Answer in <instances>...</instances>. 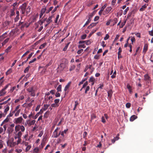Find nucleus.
Instances as JSON below:
<instances>
[{
  "instance_id": "obj_1",
  "label": "nucleus",
  "mask_w": 153,
  "mask_h": 153,
  "mask_svg": "<svg viewBox=\"0 0 153 153\" xmlns=\"http://www.w3.org/2000/svg\"><path fill=\"white\" fill-rule=\"evenodd\" d=\"M27 4L25 3L20 7V12L22 14L25 15L27 16L28 15L30 12L31 7L30 6H28L26 8Z\"/></svg>"
},
{
  "instance_id": "obj_2",
  "label": "nucleus",
  "mask_w": 153,
  "mask_h": 153,
  "mask_svg": "<svg viewBox=\"0 0 153 153\" xmlns=\"http://www.w3.org/2000/svg\"><path fill=\"white\" fill-rule=\"evenodd\" d=\"M27 91L29 93H30V95L31 96L34 97L35 96V89L33 87H32L29 88L27 89Z\"/></svg>"
},
{
  "instance_id": "obj_3",
  "label": "nucleus",
  "mask_w": 153,
  "mask_h": 153,
  "mask_svg": "<svg viewBox=\"0 0 153 153\" xmlns=\"http://www.w3.org/2000/svg\"><path fill=\"white\" fill-rule=\"evenodd\" d=\"M23 120L22 117H21L17 118H15L14 120V122L16 124H20Z\"/></svg>"
},
{
  "instance_id": "obj_4",
  "label": "nucleus",
  "mask_w": 153,
  "mask_h": 153,
  "mask_svg": "<svg viewBox=\"0 0 153 153\" xmlns=\"http://www.w3.org/2000/svg\"><path fill=\"white\" fill-rule=\"evenodd\" d=\"M9 85H7L5 87L0 91V96H4L6 93L5 90L8 87Z\"/></svg>"
},
{
  "instance_id": "obj_5",
  "label": "nucleus",
  "mask_w": 153,
  "mask_h": 153,
  "mask_svg": "<svg viewBox=\"0 0 153 153\" xmlns=\"http://www.w3.org/2000/svg\"><path fill=\"white\" fill-rule=\"evenodd\" d=\"M144 79L148 83L151 82V78L148 74H146L144 75Z\"/></svg>"
},
{
  "instance_id": "obj_6",
  "label": "nucleus",
  "mask_w": 153,
  "mask_h": 153,
  "mask_svg": "<svg viewBox=\"0 0 153 153\" xmlns=\"http://www.w3.org/2000/svg\"><path fill=\"white\" fill-rule=\"evenodd\" d=\"M71 82H69L65 87L64 90L65 91V94L68 93V91L67 92L66 91H67V90L69 88L71 85Z\"/></svg>"
},
{
  "instance_id": "obj_7",
  "label": "nucleus",
  "mask_w": 153,
  "mask_h": 153,
  "mask_svg": "<svg viewBox=\"0 0 153 153\" xmlns=\"http://www.w3.org/2000/svg\"><path fill=\"white\" fill-rule=\"evenodd\" d=\"M107 6L106 4H105L102 7L100 10L98 14L100 15H101L102 11L104 10L106 7Z\"/></svg>"
},
{
  "instance_id": "obj_8",
  "label": "nucleus",
  "mask_w": 153,
  "mask_h": 153,
  "mask_svg": "<svg viewBox=\"0 0 153 153\" xmlns=\"http://www.w3.org/2000/svg\"><path fill=\"white\" fill-rule=\"evenodd\" d=\"M94 16V13H91L90 14H89L87 16L86 18H88V20H90V21H91V19Z\"/></svg>"
},
{
  "instance_id": "obj_9",
  "label": "nucleus",
  "mask_w": 153,
  "mask_h": 153,
  "mask_svg": "<svg viewBox=\"0 0 153 153\" xmlns=\"http://www.w3.org/2000/svg\"><path fill=\"white\" fill-rule=\"evenodd\" d=\"M148 49V46L147 44H145L143 50V53H145L147 51Z\"/></svg>"
},
{
  "instance_id": "obj_10",
  "label": "nucleus",
  "mask_w": 153,
  "mask_h": 153,
  "mask_svg": "<svg viewBox=\"0 0 153 153\" xmlns=\"http://www.w3.org/2000/svg\"><path fill=\"white\" fill-rule=\"evenodd\" d=\"M112 8L109 7L106 8L105 9V13H103V15H105V14H107L111 10Z\"/></svg>"
},
{
  "instance_id": "obj_11",
  "label": "nucleus",
  "mask_w": 153,
  "mask_h": 153,
  "mask_svg": "<svg viewBox=\"0 0 153 153\" xmlns=\"http://www.w3.org/2000/svg\"><path fill=\"white\" fill-rule=\"evenodd\" d=\"M52 98H53V97L52 96H50L49 97H45L44 101H45V102H45V103H47L48 101V100H50L51 99H52Z\"/></svg>"
},
{
  "instance_id": "obj_12",
  "label": "nucleus",
  "mask_w": 153,
  "mask_h": 153,
  "mask_svg": "<svg viewBox=\"0 0 153 153\" xmlns=\"http://www.w3.org/2000/svg\"><path fill=\"white\" fill-rule=\"evenodd\" d=\"M29 26V24H28V23H25L22 25L21 27L20 28L21 29L25 27H26V28L28 27Z\"/></svg>"
},
{
  "instance_id": "obj_13",
  "label": "nucleus",
  "mask_w": 153,
  "mask_h": 153,
  "mask_svg": "<svg viewBox=\"0 0 153 153\" xmlns=\"http://www.w3.org/2000/svg\"><path fill=\"white\" fill-rule=\"evenodd\" d=\"M53 137L54 138H56L58 137L57 131H56V130H55L53 132Z\"/></svg>"
},
{
  "instance_id": "obj_14",
  "label": "nucleus",
  "mask_w": 153,
  "mask_h": 153,
  "mask_svg": "<svg viewBox=\"0 0 153 153\" xmlns=\"http://www.w3.org/2000/svg\"><path fill=\"white\" fill-rule=\"evenodd\" d=\"M112 94L113 92L112 90H110L108 91V96L110 98H111L112 97Z\"/></svg>"
},
{
  "instance_id": "obj_15",
  "label": "nucleus",
  "mask_w": 153,
  "mask_h": 153,
  "mask_svg": "<svg viewBox=\"0 0 153 153\" xmlns=\"http://www.w3.org/2000/svg\"><path fill=\"white\" fill-rule=\"evenodd\" d=\"M147 5L146 4L142 6V7L140 9V11H143L145 9Z\"/></svg>"
},
{
  "instance_id": "obj_16",
  "label": "nucleus",
  "mask_w": 153,
  "mask_h": 153,
  "mask_svg": "<svg viewBox=\"0 0 153 153\" xmlns=\"http://www.w3.org/2000/svg\"><path fill=\"white\" fill-rule=\"evenodd\" d=\"M20 125H19L16 126L15 127V130L16 132L19 131L20 130Z\"/></svg>"
},
{
  "instance_id": "obj_17",
  "label": "nucleus",
  "mask_w": 153,
  "mask_h": 153,
  "mask_svg": "<svg viewBox=\"0 0 153 153\" xmlns=\"http://www.w3.org/2000/svg\"><path fill=\"white\" fill-rule=\"evenodd\" d=\"M65 64L63 63H62L60 64L59 66V67L60 68H61V70H63L64 68L65 67Z\"/></svg>"
},
{
  "instance_id": "obj_18",
  "label": "nucleus",
  "mask_w": 153,
  "mask_h": 153,
  "mask_svg": "<svg viewBox=\"0 0 153 153\" xmlns=\"http://www.w3.org/2000/svg\"><path fill=\"white\" fill-rule=\"evenodd\" d=\"M46 22L48 24H50L51 22H52V16H50L48 17V18L47 19Z\"/></svg>"
},
{
  "instance_id": "obj_19",
  "label": "nucleus",
  "mask_w": 153,
  "mask_h": 153,
  "mask_svg": "<svg viewBox=\"0 0 153 153\" xmlns=\"http://www.w3.org/2000/svg\"><path fill=\"white\" fill-rule=\"evenodd\" d=\"M38 15H36L35 16H33L32 17V20L31 22H35L36 21V19L38 17Z\"/></svg>"
},
{
  "instance_id": "obj_20",
  "label": "nucleus",
  "mask_w": 153,
  "mask_h": 153,
  "mask_svg": "<svg viewBox=\"0 0 153 153\" xmlns=\"http://www.w3.org/2000/svg\"><path fill=\"white\" fill-rule=\"evenodd\" d=\"M136 116L135 115H133L131 116L130 118V120L131 121H133L135 119H136Z\"/></svg>"
},
{
  "instance_id": "obj_21",
  "label": "nucleus",
  "mask_w": 153,
  "mask_h": 153,
  "mask_svg": "<svg viewBox=\"0 0 153 153\" xmlns=\"http://www.w3.org/2000/svg\"><path fill=\"white\" fill-rule=\"evenodd\" d=\"M49 114V112L48 111H46L44 114V117L47 118L48 117Z\"/></svg>"
},
{
  "instance_id": "obj_22",
  "label": "nucleus",
  "mask_w": 153,
  "mask_h": 153,
  "mask_svg": "<svg viewBox=\"0 0 153 153\" xmlns=\"http://www.w3.org/2000/svg\"><path fill=\"white\" fill-rule=\"evenodd\" d=\"M18 137V138H19L21 137L22 134L21 131H19L16 134Z\"/></svg>"
},
{
  "instance_id": "obj_23",
  "label": "nucleus",
  "mask_w": 153,
  "mask_h": 153,
  "mask_svg": "<svg viewBox=\"0 0 153 153\" xmlns=\"http://www.w3.org/2000/svg\"><path fill=\"white\" fill-rule=\"evenodd\" d=\"M46 7L44 6L41 10V12L42 13H44L45 12H46Z\"/></svg>"
},
{
  "instance_id": "obj_24",
  "label": "nucleus",
  "mask_w": 153,
  "mask_h": 153,
  "mask_svg": "<svg viewBox=\"0 0 153 153\" xmlns=\"http://www.w3.org/2000/svg\"><path fill=\"white\" fill-rule=\"evenodd\" d=\"M57 92L61 91H62V85H59L56 89Z\"/></svg>"
},
{
  "instance_id": "obj_25",
  "label": "nucleus",
  "mask_w": 153,
  "mask_h": 153,
  "mask_svg": "<svg viewBox=\"0 0 153 153\" xmlns=\"http://www.w3.org/2000/svg\"><path fill=\"white\" fill-rule=\"evenodd\" d=\"M122 52V50L121 47L119 48L118 49V52L117 53L118 57L119 59V55H120L121 53Z\"/></svg>"
},
{
  "instance_id": "obj_26",
  "label": "nucleus",
  "mask_w": 153,
  "mask_h": 153,
  "mask_svg": "<svg viewBox=\"0 0 153 153\" xmlns=\"http://www.w3.org/2000/svg\"><path fill=\"white\" fill-rule=\"evenodd\" d=\"M10 16H14L15 14L14 9H11L10 10Z\"/></svg>"
},
{
  "instance_id": "obj_27",
  "label": "nucleus",
  "mask_w": 153,
  "mask_h": 153,
  "mask_svg": "<svg viewBox=\"0 0 153 153\" xmlns=\"http://www.w3.org/2000/svg\"><path fill=\"white\" fill-rule=\"evenodd\" d=\"M12 72V69L11 68L9 69L6 73V75H9L11 74Z\"/></svg>"
},
{
  "instance_id": "obj_28",
  "label": "nucleus",
  "mask_w": 153,
  "mask_h": 153,
  "mask_svg": "<svg viewBox=\"0 0 153 153\" xmlns=\"http://www.w3.org/2000/svg\"><path fill=\"white\" fill-rule=\"evenodd\" d=\"M88 68L90 69L91 73V74L93 71L94 68L92 67L91 65H90L89 66H88Z\"/></svg>"
},
{
  "instance_id": "obj_29",
  "label": "nucleus",
  "mask_w": 153,
  "mask_h": 153,
  "mask_svg": "<svg viewBox=\"0 0 153 153\" xmlns=\"http://www.w3.org/2000/svg\"><path fill=\"white\" fill-rule=\"evenodd\" d=\"M40 114V112H39L37 113L33 117V118L34 120L36 119L39 116Z\"/></svg>"
},
{
  "instance_id": "obj_30",
  "label": "nucleus",
  "mask_w": 153,
  "mask_h": 153,
  "mask_svg": "<svg viewBox=\"0 0 153 153\" xmlns=\"http://www.w3.org/2000/svg\"><path fill=\"white\" fill-rule=\"evenodd\" d=\"M95 80V79L93 76H91L90 78L89 81L90 82H94Z\"/></svg>"
},
{
  "instance_id": "obj_31",
  "label": "nucleus",
  "mask_w": 153,
  "mask_h": 153,
  "mask_svg": "<svg viewBox=\"0 0 153 153\" xmlns=\"http://www.w3.org/2000/svg\"><path fill=\"white\" fill-rule=\"evenodd\" d=\"M47 45V43H45L42 44L39 47V49H42L44 47H45V46Z\"/></svg>"
},
{
  "instance_id": "obj_32",
  "label": "nucleus",
  "mask_w": 153,
  "mask_h": 153,
  "mask_svg": "<svg viewBox=\"0 0 153 153\" xmlns=\"http://www.w3.org/2000/svg\"><path fill=\"white\" fill-rule=\"evenodd\" d=\"M12 48V46H9L7 49L5 50V52L6 53H8L9 52Z\"/></svg>"
},
{
  "instance_id": "obj_33",
  "label": "nucleus",
  "mask_w": 153,
  "mask_h": 153,
  "mask_svg": "<svg viewBox=\"0 0 153 153\" xmlns=\"http://www.w3.org/2000/svg\"><path fill=\"white\" fill-rule=\"evenodd\" d=\"M39 151V149L37 148H36L34 149L33 151V153H37Z\"/></svg>"
},
{
  "instance_id": "obj_34",
  "label": "nucleus",
  "mask_w": 153,
  "mask_h": 153,
  "mask_svg": "<svg viewBox=\"0 0 153 153\" xmlns=\"http://www.w3.org/2000/svg\"><path fill=\"white\" fill-rule=\"evenodd\" d=\"M75 68V65H71L70 67V68H69V71H72L73 70H74Z\"/></svg>"
},
{
  "instance_id": "obj_35",
  "label": "nucleus",
  "mask_w": 153,
  "mask_h": 153,
  "mask_svg": "<svg viewBox=\"0 0 153 153\" xmlns=\"http://www.w3.org/2000/svg\"><path fill=\"white\" fill-rule=\"evenodd\" d=\"M69 43H70L69 42V43H68L65 46V47L63 48V51H65L67 50V48H68V45H69Z\"/></svg>"
},
{
  "instance_id": "obj_36",
  "label": "nucleus",
  "mask_w": 153,
  "mask_h": 153,
  "mask_svg": "<svg viewBox=\"0 0 153 153\" xmlns=\"http://www.w3.org/2000/svg\"><path fill=\"white\" fill-rule=\"evenodd\" d=\"M20 129L21 130V131L24 132L25 130V128L24 126L23 125L20 126Z\"/></svg>"
},
{
  "instance_id": "obj_37",
  "label": "nucleus",
  "mask_w": 153,
  "mask_h": 153,
  "mask_svg": "<svg viewBox=\"0 0 153 153\" xmlns=\"http://www.w3.org/2000/svg\"><path fill=\"white\" fill-rule=\"evenodd\" d=\"M30 67V66L29 65H28L24 70V72L25 73L28 72L29 70Z\"/></svg>"
},
{
  "instance_id": "obj_38",
  "label": "nucleus",
  "mask_w": 153,
  "mask_h": 153,
  "mask_svg": "<svg viewBox=\"0 0 153 153\" xmlns=\"http://www.w3.org/2000/svg\"><path fill=\"white\" fill-rule=\"evenodd\" d=\"M53 7H50L47 10H46V13H48L50 11H51L52 10V9H53Z\"/></svg>"
},
{
  "instance_id": "obj_39",
  "label": "nucleus",
  "mask_w": 153,
  "mask_h": 153,
  "mask_svg": "<svg viewBox=\"0 0 153 153\" xmlns=\"http://www.w3.org/2000/svg\"><path fill=\"white\" fill-rule=\"evenodd\" d=\"M21 111V109H19L18 111H16V112L15 114V116L16 117L18 116L19 114V113Z\"/></svg>"
},
{
  "instance_id": "obj_40",
  "label": "nucleus",
  "mask_w": 153,
  "mask_h": 153,
  "mask_svg": "<svg viewBox=\"0 0 153 153\" xmlns=\"http://www.w3.org/2000/svg\"><path fill=\"white\" fill-rule=\"evenodd\" d=\"M9 109V106L7 105V106L6 108H5V109L4 110V113H7V111H8Z\"/></svg>"
},
{
  "instance_id": "obj_41",
  "label": "nucleus",
  "mask_w": 153,
  "mask_h": 153,
  "mask_svg": "<svg viewBox=\"0 0 153 153\" xmlns=\"http://www.w3.org/2000/svg\"><path fill=\"white\" fill-rule=\"evenodd\" d=\"M75 105H74V108H73V110H75L76 108V107L77 106V105L79 104V103H78V101H75Z\"/></svg>"
},
{
  "instance_id": "obj_42",
  "label": "nucleus",
  "mask_w": 153,
  "mask_h": 153,
  "mask_svg": "<svg viewBox=\"0 0 153 153\" xmlns=\"http://www.w3.org/2000/svg\"><path fill=\"white\" fill-rule=\"evenodd\" d=\"M68 129H67L65 130L64 131H62V132L61 131V135L63 137H64V133H66V132L68 131Z\"/></svg>"
},
{
  "instance_id": "obj_43",
  "label": "nucleus",
  "mask_w": 153,
  "mask_h": 153,
  "mask_svg": "<svg viewBox=\"0 0 153 153\" xmlns=\"http://www.w3.org/2000/svg\"><path fill=\"white\" fill-rule=\"evenodd\" d=\"M86 47L85 45L84 44H80L78 45L79 48H85Z\"/></svg>"
},
{
  "instance_id": "obj_44",
  "label": "nucleus",
  "mask_w": 153,
  "mask_h": 153,
  "mask_svg": "<svg viewBox=\"0 0 153 153\" xmlns=\"http://www.w3.org/2000/svg\"><path fill=\"white\" fill-rule=\"evenodd\" d=\"M59 7V5H57L56 7L54 8L52 11L51 13H53L54 12H55L56 11V10H57V8H58Z\"/></svg>"
},
{
  "instance_id": "obj_45",
  "label": "nucleus",
  "mask_w": 153,
  "mask_h": 153,
  "mask_svg": "<svg viewBox=\"0 0 153 153\" xmlns=\"http://www.w3.org/2000/svg\"><path fill=\"white\" fill-rule=\"evenodd\" d=\"M31 146L30 145H28L26 148L25 151L27 152L31 148Z\"/></svg>"
},
{
  "instance_id": "obj_46",
  "label": "nucleus",
  "mask_w": 153,
  "mask_h": 153,
  "mask_svg": "<svg viewBox=\"0 0 153 153\" xmlns=\"http://www.w3.org/2000/svg\"><path fill=\"white\" fill-rule=\"evenodd\" d=\"M116 71H115L113 73L112 75L111 76V78L112 79L115 78L116 77Z\"/></svg>"
},
{
  "instance_id": "obj_47",
  "label": "nucleus",
  "mask_w": 153,
  "mask_h": 153,
  "mask_svg": "<svg viewBox=\"0 0 153 153\" xmlns=\"http://www.w3.org/2000/svg\"><path fill=\"white\" fill-rule=\"evenodd\" d=\"M59 105L58 104H57L55 103L52 104L51 105V106L53 107H57Z\"/></svg>"
},
{
  "instance_id": "obj_48",
  "label": "nucleus",
  "mask_w": 153,
  "mask_h": 153,
  "mask_svg": "<svg viewBox=\"0 0 153 153\" xmlns=\"http://www.w3.org/2000/svg\"><path fill=\"white\" fill-rule=\"evenodd\" d=\"M15 151L18 153H20L22 152V149H16Z\"/></svg>"
},
{
  "instance_id": "obj_49",
  "label": "nucleus",
  "mask_w": 153,
  "mask_h": 153,
  "mask_svg": "<svg viewBox=\"0 0 153 153\" xmlns=\"http://www.w3.org/2000/svg\"><path fill=\"white\" fill-rule=\"evenodd\" d=\"M129 7H127L126 8V9L124 10V12H123V14L124 15H125L126 14V13H127V12L129 10Z\"/></svg>"
},
{
  "instance_id": "obj_50",
  "label": "nucleus",
  "mask_w": 153,
  "mask_h": 153,
  "mask_svg": "<svg viewBox=\"0 0 153 153\" xmlns=\"http://www.w3.org/2000/svg\"><path fill=\"white\" fill-rule=\"evenodd\" d=\"M126 22V21H125L123 22H122V24H121V25L120 26V28H122L123 26L125 25V24Z\"/></svg>"
},
{
  "instance_id": "obj_51",
  "label": "nucleus",
  "mask_w": 153,
  "mask_h": 153,
  "mask_svg": "<svg viewBox=\"0 0 153 153\" xmlns=\"http://www.w3.org/2000/svg\"><path fill=\"white\" fill-rule=\"evenodd\" d=\"M101 121L103 123H105L106 122V120L105 119V117L104 116H102L101 118Z\"/></svg>"
},
{
  "instance_id": "obj_52",
  "label": "nucleus",
  "mask_w": 153,
  "mask_h": 153,
  "mask_svg": "<svg viewBox=\"0 0 153 153\" xmlns=\"http://www.w3.org/2000/svg\"><path fill=\"white\" fill-rule=\"evenodd\" d=\"M98 23V22L97 23H92L90 24V25L91 27H92L95 26Z\"/></svg>"
},
{
  "instance_id": "obj_53",
  "label": "nucleus",
  "mask_w": 153,
  "mask_h": 153,
  "mask_svg": "<svg viewBox=\"0 0 153 153\" xmlns=\"http://www.w3.org/2000/svg\"><path fill=\"white\" fill-rule=\"evenodd\" d=\"M4 77H2L0 79V85H1L3 82L4 80H3Z\"/></svg>"
},
{
  "instance_id": "obj_54",
  "label": "nucleus",
  "mask_w": 153,
  "mask_h": 153,
  "mask_svg": "<svg viewBox=\"0 0 153 153\" xmlns=\"http://www.w3.org/2000/svg\"><path fill=\"white\" fill-rule=\"evenodd\" d=\"M19 19V16H16V17L14 18V20L15 22H16L18 21Z\"/></svg>"
},
{
  "instance_id": "obj_55",
  "label": "nucleus",
  "mask_w": 153,
  "mask_h": 153,
  "mask_svg": "<svg viewBox=\"0 0 153 153\" xmlns=\"http://www.w3.org/2000/svg\"><path fill=\"white\" fill-rule=\"evenodd\" d=\"M90 89V87L88 86H87L86 88L85 89V93L87 94V91H88Z\"/></svg>"
},
{
  "instance_id": "obj_56",
  "label": "nucleus",
  "mask_w": 153,
  "mask_h": 153,
  "mask_svg": "<svg viewBox=\"0 0 153 153\" xmlns=\"http://www.w3.org/2000/svg\"><path fill=\"white\" fill-rule=\"evenodd\" d=\"M49 105L48 104H45L44 105V110H46L48 107Z\"/></svg>"
},
{
  "instance_id": "obj_57",
  "label": "nucleus",
  "mask_w": 153,
  "mask_h": 153,
  "mask_svg": "<svg viewBox=\"0 0 153 153\" xmlns=\"http://www.w3.org/2000/svg\"><path fill=\"white\" fill-rule=\"evenodd\" d=\"M34 53L33 52H32L29 55V56L27 58V60L28 59H30L32 56L33 55V54Z\"/></svg>"
},
{
  "instance_id": "obj_58",
  "label": "nucleus",
  "mask_w": 153,
  "mask_h": 153,
  "mask_svg": "<svg viewBox=\"0 0 153 153\" xmlns=\"http://www.w3.org/2000/svg\"><path fill=\"white\" fill-rule=\"evenodd\" d=\"M87 36V35L86 34H84L81 37V39H85Z\"/></svg>"
},
{
  "instance_id": "obj_59",
  "label": "nucleus",
  "mask_w": 153,
  "mask_h": 153,
  "mask_svg": "<svg viewBox=\"0 0 153 153\" xmlns=\"http://www.w3.org/2000/svg\"><path fill=\"white\" fill-rule=\"evenodd\" d=\"M36 121L35 120H33L30 122L29 124L30 125H34Z\"/></svg>"
},
{
  "instance_id": "obj_60",
  "label": "nucleus",
  "mask_w": 153,
  "mask_h": 153,
  "mask_svg": "<svg viewBox=\"0 0 153 153\" xmlns=\"http://www.w3.org/2000/svg\"><path fill=\"white\" fill-rule=\"evenodd\" d=\"M131 40L132 42V43H131V44H133V42H135V38L134 37H132L131 39Z\"/></svg>"
},
{
  "instance_id": "obj_61",
  "label": "nucleus",
  "mask_w": 153,
  "mask_h": 153,
  "mask_svg": "<svg viewBox=\"0 0 153 153\" xmlns=\"http://www.w3.org/2000/svg\"><path fill=\"white\" fill-rule=\"evenodd\" d=\"M109 36L108 34H106L104 38V40H105L108 39L109 38Z\"/></svg>"
},
{
  "instance_id": "obj_62",
  "label": "nucleus",
  "mask_w": 153,
  "mask_h": 153,
  "mask_svg": "<svg viewBox=\"0 0 153 153\" xmlns=\"http://www.w3.org/2000/svg\"><path fill=\"white\" fill-rule=\"evenodd\" d=\"M131 106V104L130 103H127L126 104V107L128 108H129Z\"/></svg>"
},
{
  "instance_id": "obj_63",
  "label": "nucleus",
  "mask_w": 153,
  "mask_h": 153,
  "mask_svg": "<svg viewBox=\"0 0 153 153\" xmlns=\"http://www.w3.org/2000/svg\"><path fill=\"white\" fill-rule=\"evenodd\" d=\"M99 18L100 17L98 16H96L94 19V21H96L99 20Z\"/></svg>"
},
{
  "instance_id": "obj_64",
  "label": "nucleus",
  "mask_w": 153,
  "mask_h": 153,
  "mask_svg": "<svg viewBox=\"0 0 153 153\" xmlns=\"http://www.w3.org/2000/svg\"><path fill=\"white\" fill-rule=\"evenodd\" d=\"M9 121V119L8 117H7L3 121L5 123L8 122Z\"/></svg>"
}]
</instances>
